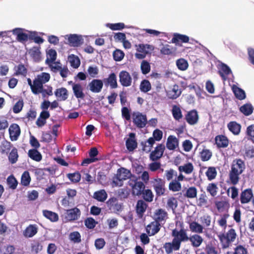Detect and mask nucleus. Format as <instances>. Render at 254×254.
Segmentation results:
<instances>
[{"label": "nucleus", "instance_id": "34", "mask_svg": "<svg viewBox=\"0 0 254 254\" xmlns=\"http://www.w3.org/2000/svg\"><path fill=\"white\" fill-rule=\"evenodd\" d=\"M189 227L190 230L192 232L202 233L203 232V226L195 221L190 223Z\"/></svg>", "mask_w": 254, "mask_h": 254}, {"label": "nucleus", "instance_id": "20", "mask_svg": "<svg viewBox=\"0 0 254 254\" xmlns=\"http://www.w3.org/2000/svg\"><path fill=\"white\" fill-rule=\"evenodd\" d=\"M130 138L127 139L126 142L127 148L129 151H132L137 148V143L135 138V134L130 133L129 134Z\"/></svg>", "mask_w": 254, "mask_h": 254}, {"label": "nucleus", "instance_id": "48", "mask_svg": "<svg viewBox=\"0 0 254 254\" xmlns=\"http://www.w3.org/2000/svg\"><path fill=\"white\" fill-rule=\"evenodd\" d=\"M205 174L208 180L211 181L215 178L217 175V172L215 167H210L208 168Z\"/></svg>", "mask_w": 254, "mask_h": 254}, {"label": "nucleus", "instance_id": "53", "mask_svg": "<svg viewBox=\"0 0 254 254\" xmlns=\"http://www.w3.org/2000/svg\"><path fill=\"white\" fill-rule=\"evenodd\" d=\"M31 178L29 173L27 171H25L21 176V184L24 186H28L30 182Z\"/></svg>", "mask_w": 254, "mask_h": 254}, {"label": "nucleus", "instance_id": "15", "mask_svg": "<svg viewBox=\"0 0 254 254\" xmlns=\"http://www.w3.org/2000/svg\"><path fill=\"white\" fill-rule=\"evenodd\" d=\"M253 193L251 189H247L243 190L240 194V201L242 204L247 203L252 201Z\"/></svg>", "mask_w": 254, "mask_h": 254}, {"label": "nucleus", "instance_id": "19", "mask_svg": "<svg viewBox=\"0 0 254 254\" xmlns=\"http://www.w3.org/2000/svg\"><path fill=\"white\" fill-rule=\"evenodd\" d=\"M215 141L218 148H226L229 145V139L227 137L224 135L216 136Z\"/></svg>", "mask_w": 254, "mask_h": 254}, {"label": "nucleus", "instance_id": "22", "mask_svg": "<svg viewBox=\"0 0 254 254\" xmlns=\"http://www.w3.org/2000/svg\"><path fill=\"white\" fill-rule=\"evenodd\" d=\"M55 95L59 101H65L68 97V91L64 87L57 89Z\"/></svg>", "mask_w": 254, "mask_h": 254}, {"label": "nucleus", "instance_id": "40", "mask_svg": "<svg viewBox=\"0 0 254 254\" xmlns=\"http://www.w3.org/2000/svg\"><path fill=\"white\" fill-rule=\"evenodd\" d=\"M212 152L208 149H203L200 152V157L201 161L205 162L208 161L212 157Z\"/></svg>", "mask_w": 254, "mask_h": 254}, {"label": "nucleus", "instance_id": "54", "mask_svg": "<svg viewBox=\"0 0 254 254\" xmlns=\"http://www.w3.org/2000/svg\"><path fill=\"white\" fill-rule=\"evenodd\" d=\"M151 88V85L150 82L147 80H143L140 83V89L144 93L150 91Z\"/></svg>", "mask_w": 254, "mask_h": 254}, {"label": "nucleus", "instance_id": "47", "mask_svg": "<svg viewBox=\"0 0 254 254\" xmlns=\"http://www.w3.org/2000/svg\"><path fill=\"white\" fill-rule=\"evenodd\" d=\"M18 157L17 149L14 147L11 151L8 156V159L11 164H14L17 161Z\"/></svg>", "mask_w": 254, "mask_h": 254}, {"label": "nucleus", "instance_id": "63", "mask_svg": "<svg viewBox=\"0 0 254 254\" xmlns=\"http://www.w3.org/2000/svg\"><path fill=\"white\" fill-rule=\"evenodd\" d=\"M15 248L12 245L4 246L0 249L2 254H13Z\"/></svg>", "mask_w": 254, "mask_h": 254}, {"label": "nucleus", "instance_id": "64", "mask_svg": "<svg viewBox=\"0 0 254 254\" xmlns=\"http://www.w3.org/2000/svg\"><path fill=\"white\" fill-rule=\"evenodd\" d=\"M23 107V100L20 99L13 106V112L15 114L19 113L22 110Z\"/></svg>", "mask_w": 254, "mask_h": 254}, {"label": "nucleus", "instance_id": "13", "mask_svg": "<svg viewBox=\"0 0 254 254\" xmlns=\"http://www.w3.org/2000/svg\"><path fill=\"white\" fill-rule=\"evenodd\" d=\"M190 38L189 36L186 35L181 34L178 33H174L173 37L171 40V42L174 43L176 45L182 46L180 43H187L189 42Z\"/></svg>", "mask_w": 254, "mask_h": 254}, {"label": "nucleus", "instance_id": "50", "mask_svg": "<svg viewBox=\"0 0 254 254\" xmlns=\"http://www.w3.org/2000/svg\"><path fill=\"white\" fill-rule=\"evenodd\" d=\"M98 223L92 217H88L84 220L85 226L89 229H93Z\"/></svg>", "mask_w": 254, "mask_h": 254}, {"label": "nucleus", "instance_id": "25", "mask_svg": "<svg viewBox=\"0 0 254 254\" xmlns=\"http://www.w3.org/2000/svg\"><path fill=\"white\" fill-rule=\"evenodd\" d=\"M177 48L171 47L168 44L163 45L160 50V53L164 55L175 56L177 53Z\"/></svg>", "mask_w": 254, "mask_h": 254}, {"label": "nucleus", "instance_id": "35", "mask_svg": "<svg viewBox=\"0 0 254 254\" xmlns=\"http://www.w3.org/2000/svg\"><path fill=\"white\" fill-rule=\"evenodd\" d=\"M155 221L159 223L165 220L167 217V213L162 209H158L155 213Z\"/></svg>", "mask_w": 254, "mask_h": 254}, {"label": "nucleus", "instance_id": "62", "mask_svg": "<svg viewBox=\"0 0 254 254\" xmlns=\"http://www.w3.org/2000/svg\"><path fill=\"white\" fill-rule=\"evenodd\" d=\"M113 58L116 61H121L125 56L124 53L120 50H116L113 54Z\"/></svg>", "mask_w": 254, "mask_h": 254}, {"label": "nucleus", "instance_id": "8", "mask_svg": "<svg viewBox=\"0 0 254 254\" xmlns=\"http://www.w3.org/2000/svg\"><path fill=\"white\" fill-rule=\"evenodd\" d=\"M119 81L123 86L128 87L131 85L132 78L127 71L122 70L119 73Z\"/></svg>", "mask_w": 254, "mask_h": 254}, {"label": "nucleus", "instance_id": "38", "mask_svg": "<svg viewBox=\"0 0 254 254\" xmlns=\"http://www.w3.org/2000/svg\"><path fill=\"white\" fill-rule=\"evenodd\" d=\"M193 166L191 163H188L183 166H180L179 167V171L180 172H184L187 174H190L191 173L193 170Z\"/></svg>", "mask_w": 254, "mask_h": 254}, {"label": "nucleus", "instance_id": "59", "mask_svg": "<svg viewBox=\"0 0 254 254\" xmlns=\"http://www.w3.org/2000/svg\"><path fill=\"white\" fill-rule=\"evenodd\" d=\"M107 26L112 30H121L125 27L124 23H108Z\"/></svg>", "mask_w": 254, "mask_h": 254}, {"label": "nucleus", "instance_id": "16", "mask_svg": "<svg viewBox=\"0 0 254 254\" xmlns=\"http://www.w3.org/2000/svg\"><path fill=\"white\" fill-rule=\"evenodd\" d=\"M182 93V90L177 84L173 85L171 89L167 92V96L171 99H176L179 97Z\"/></svg>", "mask_w": 254, "mask_h": 254}, {"label": "nucleus", "instance_id": "61", "mask_svg": "<svg viewBox=\"0 0 254 254\" xmlns=\"http://www.w3.org/2000/svg\"><path fill=\"white\" fill-rule=\"evenodd\" d=\"M36 78L41 81L42 84H44L49 81L50 75L47 72H42L41 74L38 75Z\"/></svg>", "mask_w": 254, "mask_h": 254}, {"label": "nucleus", "instance_id": "31", "mask_svg": "<svg viewBox=\"0 0 254 254\" xmlns=\"http://www.w3.org/2000/svg\"><path fill=\"white\" fill-rule=\"evenodd\" d=\"M232 90L237 99L242 100L246 98V95L245 92L242 89L238 87L236 85H233Z\"/></svg>", "mask_w": 254, "mask_h": 254}, {"label": "nucleus", "instance_id": "55", "mask_svg": "<svg viewBox=\"0 0 254 254\" xmlns=\"http://www.w3.org/2000/svg\"><path fill=\"white\" fill-rule=\"evenodd\" d=\"M66 193L68 195V198L65 197L63 199V204H66L67 202H68V199L72 198L74 197L77 193V191L74 189H68L66 190Z\"/></svg>", "mask_w": 254, "mask_h": 254}, {"label": "nucleus", "instance_id": "58", "mask_svg": "<svg viewBox=\"0 0 254 254\" xmlns=\"http://www.w3.org/2000/svg\"><path fill=\"white\" fill-rule=\"evenodd\" d=\"M15 68H16V75H21L24 76H25L26 75L27 73V69L24 64H19L17 66L15 67Z\"/></svg>", "mask_w": 254, "mask_h": 254}, {"label": "nucleus", "instance_id": "10", "mask_svg": "<svg viewBox=\"0 0 254 254\" xmlns=\"http://www.w3.org/2000/svg\"><path fill=\"white\" fill-rule=\"evenodd\" d=\"M8 131L10 140L12 141L17 140L21 133L19 126L17 124H12Z\"/></svg>", "mask_w": 254, "mask_h": 254}, {"label": "nucleus", "instance_id": "43", "mask_svg": "<svg viewBox=\"0 0 254 254\" xmlns=\"http://www.w3.org/2000/svg\"><path fill=\"white\" fill-rule=\"evenodd\" d=\"M7 185L12 190H15L18 185V182L13 175L8 176L6 180Z\"/></svg>", "mask_w": 254, "mask_h": 254}, {"label": "nucleus", "instance_id": "23", "mask_svg": "<svg viewBox=\"0 0 254 254\" xmlns=\"http://www.w3.org/2000/svg\"><path fill=\"white\" fill-rule=\"evenodd\" d=\"M179 145V140L174 135H169L166 142V147L170 150H175Z\"/></svg>", "mask_w": 254, "mask_h": 254}, {"label": "nucleus", "instance_id": "44", "mask_svg": "<svg viewBox=\"0 0 254 254\" xmlns=\"http://www.w3.org/2000/svg\"><path fill=\"white\" fill-rule=\"evenodd\" d=\"M205 254H218L217 248L211 243H208L204 248Z\"/></svg>", "mask_w": 254, "mask_h": 254}, {"label": "nucleus", "instance_id": "24", "mask_svg": "<svg viewBox=\"0 0 254 254\" xmlns=\"http://www.w3.org/2000/svg\"><path fill=\"white\" fill-rule=\"evenodd\" d=\"M83 39L80 36L76 34H70L68 38V42L70 46L73 47H78L82 43Z\"/></svg>", "mask_w": 254, "mask_h": 254}, {"label": "nucleus", "instance_id": "60", "mask_svg": "<svg viewBox=\"0 0 254 254\" xmlns=\"http://www.w3.org/2000/svg\"><path fill=\"white\" fill-rule=\"evenodd\" d=\"M51 70L54 72H57L62 69V65L60 62H54L52 64H48Z\"/></svg>", "mask_w": 254, "mask_h": 254}, {"label": "nucleus", "instance_id": "27", "mask_svg": "<svg viewBox=\"0 0 254 254\" xmlns=\"http://www.w3.org/2000/svg\"><path fill=\"white\" fill-rule=\"evenodd\" d=\"M43 87V84L42 82L35 78L33 80V85L31 86V89L32 93L36 95L41 93Z\"/></svg>", "mask_w": 254, "mask_h": 254}, {"label": "nucleus", "instance_id": "9", "mask_svg": "<svg viewBox=\"0 0 254 254\" xmlns=\"http://www.w3.org/2000/svg\"><path fill=\"white\" fill-rule=\"evenodd\" d=\"M89 90L93 93H98L101 91L103 87V80L94 79L88 84Z\"/></svg>", "mask_w": 254, "mask_h": 254}, {"label": "nucleus", "instance_id": "5", "mask_svg": "<svg viewBox=\"0 0 254 254\" xmlns=\"http://www.w3.org/2000/svg\"><path fill=\"white\" fill-rule=\"evenodd\" d=\"M157 196L164 194L165 192V182L161 178L154 179L151 182Z\"/></svg>", "mask_w": 254, "mask_h": 254}, {"label": "nucleus", "instance_id": "57", "mask_svg": "<svg viewBox=\"0 0 254 254\" xmlns=\"http://www.w3.org/2000/svg\"><path fill=\"white\" fill-rule=\"evenodd\" d=\"M234 254H248L247 249L242 245H238L234 249Z\"/></svg>", "mask_w": 254, "mask_h": 254}, {"label": "nucleus", "instance_id": "46", "mask_svg": "<svg viewBox=\"0 0 254 254\" xmlns=\"http://www.w3.org/2000/svg\"><path fill=\"white\" fill-rule=\"evenodd\" d=\"M176 65L178 68L182 71L186 70L189 66L188 62L183 58L177 60Z\"/></svg>", "mask_w": 254, "mask_h": 254}, {"label": "nucleus", "instance_id": "56", "mask_svg": "<svg viewBox=\"0 0 254 254\" xmlns=\"http://www.w3.org/2000/svg\"><path fill=\"white\" fill-rule=\"evenodd\" d=\"M140 68L143 74H146L150 71L151 67L150 64L146 61L143 60L141 63Z\"/></svg>", "mask_w": 254, "mask_h": 254}, {"label": "nucleus", "instance_id": "12", "mask_svg": "<svg viewBox=\"0 0 254 254\" xmlns=\"http://www.w3.org/2000/svg\"><path fill=\"white\" fill-rule=\"evenodd\" d=\"M103 82L106 86H109L112 89L118 87L117 76L114 72L110 73L107 78H104Z\"/></svg>", "mask_w": 254, "mask_h": 254}, {"label": "nucleus", "instance_id": "7", "mask_svg": "<svg viewBox=\"0 0 254 254\" xmlns=\"http://www.w3.org/2000/svg\"><path fill=\"white\" fill-rule=\"evenodd\" d=\"M165 147L163 144H159L149 155V158L153 161H156L160 159L164 153Z\"/></svg>", "mask_w": 254, "mask_h": 254}, {"label": "nucleus", "instance_id": "18", "mask_svg": "<svg viewBox=\"0 0 254 254\" xmlns=\"http://www.w3.org/2000/svg\"><path fill=\"white\" fill-rule=\"evenodd\" d=\"M72 90L74 96L77 99H83L85 94L83 92V88L80 83H72Z\"/></svg>", "mask_w": 254, "mask_h": 254}, {"label": "nucleus", "instance_id": "52", "mask_svg": "<svg viewBox=\"0 0 254 254\" xmlns=\"http://www.w3.org/2000/svg\"><path fill=\"white\" fill-rule=\"evenodd\" d=\"M218 187L217 185L215 183H210L207 187L206 190L209 192L212 196H215L218 191Z\"/></svg>", "mask_w": 254, "mask_h": 254}, {"label": "nucleus", "instance_id": "49", "mask_svg": "<svg viewBox=\"0 0 254 254\" xmlns=\"http://www.w3.org/2000/svg\"><path fill=\"white\" fill-rule=\"evenodd\" d=\"M181 184L178 181H173L169 185V189L173 191H178L181 190Z\"/></svg>", "mask_w": 254, "mask_h": 254}, {"label": "nucleus", "instance_id": "14", "mask_svg": "<svg viewBox=\"0 0 254 254\" xmlns=\"http://www.w3.org/2000/svg\"><path fill=\"white\" fill-rule=\"evenodd\" d=\"M160 229V224L157 221L152 222L146 227V231L149 236H153L157 234Z\"/></svg>", "mask_w": 254, "mask_h": 254}, {"label": "nucleus", "instance_id": "2", "mask_svg": "<svg viewBox=\"0 0 254 254\" xmlns=\"http://www.w3.org/2000/svg\"><path fill=\"white\" fill-rule=\"evenodd\" d=\"M245 168V162L242 159L237 158L233 161L229 174V180L232 184L236 185L239 183V176L243 173Z\"/></svg>", "mask_w": 254, "mask_h": 254}, {"label": "nucleus", "instance_id": "4", "mask_svg": "<svg viewBox=\"0 0 254 254\" xmlns=\"http://www.w3.org/2000/svg\"><path fill=\"white\" fill-rule=\"evenodd\" d=\"M130 172L124 168H121L117 171V174L113 177V182L116 186H122L123 181L129 178Z\"/></svg>", "mask_w": 254, "mask_h": 254}, {"label": "nucleus", "instance_id": "32", "mask_svg": "<svg viewBox=\"0 0 254 254\" xmlns=\"http://www.w3.org/2000/svg\"><path fill=\"white\" fill-rule=\"evenodd\" d=\"M28 156L32 160L39 162L42 159L41 154L37 150V149H31L28 151Z\"/></svg>", "mask_w": 254, "mask_h": 254}, {"label": "nucleus", "instance_id": "29", "mask_svg": "<svg viewBox=\"0 0 254 254\" xmlns=\"http://www.w3.org/2000/svg\"><path fill=\"white\" fill-rule=\"evenodd\" d=\"M218 72L222 78L224 80H225L227 78V76L230 74L232 71L230 68L227 65L225 64H222Z\"/></svg>", "mask_w": 254, "mask_h": 254}, {"label": "nucleus", "instance_id": "37", "mask_svg": "<svg viewBox=\"0 0 254 254\" xmlns=\"http://www.w3.org/2000/svg\"><path fill=\"white\" fill-rule=\"evenodd\" d=\"M57 58V52L54 49H50L47 53V59L46 60V63L47 64H52L54 62Z\"/></svg>", "mask_w": 254, "mask_h": 254}, {"label": "nucleus", "instance_id": "11", "mask_svg": "<svg viewBox=\"0 0 254 254\" xmlns=\"http://www.w3.org/2000/svg\"><path fill=\"white\" fill-rule=\"evenodd\" d=\"M80 215V211L77 207H73L67 210L65 218L68 221L77 220Z\"/></svg>", "mask_w": 254, "mask_h": 254}, {"label": "nucleus", "instance_id": "1", "mask_svg": "<svg viewBox=\"0 0 254 254\" xmlns=\"http://www.w3.org/2000/svg\"><path fill=\"white\" fill-rule=\"evenodd\" d=\"M171 236L173 237L172 242L165 243L163 246L167 254H170L173 251H179L182 242L189 241V236L187 230L184 228L178 230L175 228L172 231Z\"/></svg>", "mask_w": 254, "mask_h": 254}, {"label": "nucleus", "instance_id": "33", "mask_svg": "<svg viewBox=\"0 0 254 254\" xmlns=\"http://www.w3.org/2000/svg\"><path fill=\"white\" fill-rule=\"evenodd\" d=\"M253 106L250 103L245 104L240 108V112L246 116L251 115L253 112Z\"/></svg>", "mask_w": 254, "mask_h": 254}, {"label": "nucleus", "instance_id": "39", "mask_svg": "<svg viewBox=\"0 0 254 254\" xmlns=\"http://www.w3.org/2000/svg\"><path fill=\"white\" fill-rule=\"evenodd\" d=\"M43 213L44 216L49 219L52 222H56L59 219L58 215L55 212L49 210H43Z\"/></svg>", "mask_w": 254, "mask_h": 254}, {"label": "nucleus", "instance_id": "41", "mask_svg": "<svg viewBox=\"0 0 254 254\" xmlns=\"http://www.w3.org/2000/svg\"><path fill=\"white\" fill-rule=\"evenodd\" d=\"M68 179L73 183H77L81 180V175L79 172L76 171L73 173H68L66 175Z\"/></svg>", "mask_w": 254, "mask_h": 254}, {"label": "nucleus", "instance_id": "30", "mask_svg": "<svg viewBox=\"0 0 254 254\" xmlns=\"http://www.w3.org/2000/svg\"><path fill=\"white\" fill-rule=\"evenodd\" d=\"M189 241L191 242L193 247L197 248L200 246L203 242V238L197 234H194L188 238Z\"/></svg>", "mask_w": 254, "mask_h": 254}, {"label": "nucleus", "instance_id": "36", "mask_svg": "<svg viewBox=\"0 0 254 254\" xmlns=\"http://www.w3.org/2000/svg\"><path fill=\"white\" fill-rule=\"evenodd\" d=\"M93 197L96 200L103 202L107 197V194L105 190H101L94 193Z\"/></svg>", "mask_w": 254, "mask_h": 254}, {"label": "nucleus", "instance_id": "45", "mask_svg": "<svg viewBox=\"0 0 254 254\" xmlns=\"http://www.w3.org/2000/svg\"><path fill=\"white\" fill-rule=\"evenodd\" d=\"M172 113L174 118L177 121H179L183 117L180 108L176 105L173 106Z\"/></svg>", "mask_w": 254, "mask_h": 254}, {"label": "nucleus", "instance_id": "42", "mask_svg": "<svg viewBox=\"0 0 254 254\" xmlns=\"http://www.w3.org/2000/svg\"><path fill=\"white\" fill-rule=\"evenodd\" d=\"M153 50L154 47L148 44H139L137 48V51L139 53L147 52V54L149 53V51H152Z\"/></svg>", "mask_w": 254, "mask_h": 254}, {"label": "nucleus", "instance_id": "28", "mask_svg": "<svg viewBox=\"0 0 254 254\" xmlns=\"http://www.w3.org/2000/svg\"><path fill=\"white\" fill-rule=\"evenodd\" d=\"M38 232L37 227L35 225H29L23 231V235L26 238L33 237Z\"/></svg>", "mask_w": 254, "mask_h": 254}, {"label": "nucleus", "instance_id": "26", "mask_svg": "<svg viewBox=\"0 0 254 254\" xmlns=\"http://www.w3.org/2000/svg\"><path fill=\"white\" fill-rule=\"evenodd\" d=\"M229 130L234 135H238L241 129V126L236 121H231L227 124Z\"/></svg>", "mask_w": 254, "mask_h": 254}, {"label": "nucleus", "instance_id": "3", "mask_svg": "<svg viewBox=\"0 0 254 254\" xmlns=\"http://www.w3.org/2000/svg\"><path fill=\"white\" fill-rule=\"evenodd\" d=\"M237 237L236 231L231 228L227 232L220 234L218 237L221 244L222 249H227L231 244L234 242Z\"/></svg>", "mask_w": 254, "mask_h": 254}, {"label": "nucleus", "instance_id": "51", "mask_svg": "<svg viewBox=\"0 0 254 254\" xmlns=\"http://www.w3.org/2000/svg\"><path fill=\"white\" fill-rule=\"evenodd\" d=\"M141 194L142 195V197L146 201L151 202L153 200L154 195L150 190H144Z\"/></svg>", "mask_w": 254, "mask_h": 254}, {"label": "nucleus", "instance_id": "6", "mask_svg": "<svg viewBox=\"0 0 254 254\" xmlns=\"http://www.w3.org/2000/svg\"><path fill=\"white\" fill-rule=\"evenodd\" d=\"M132 122L134 125L138 128H142L145 127L147 123L146 116L137 112L132 114Z\"/></svg>", "mask_w": 254, "mask_h": 254}, {"label": "nucleus", "instance_id": "21", "mask_svg": "<svg viewBox=\"0 0 254 254\" xmlns=\"http://www.w3.org/2000/svg\"><path fill=\"white\" fill-rule=\"evenodd\" d=\"M145 189L144 183L141 181H135L132 186V193L135 195H140Z\"/></svg>", "mask_w": 254, "mask_h": 254}, {"label": "nucleus", "instance_id": "17", "mask_svg": "<svg viewBox=\"0 0 254 254\" xmlns=\"http://www.w3.org/2000/svg\"><path fill=\"white\" fill-rule=\"evenodd\" d=\"M186 120L190 125H193L197 123L198 120L197 112L195 110L189 112L186 115Z\"/></svg>", "mask_w": 254, "mask_h": 254}]
</instances>
